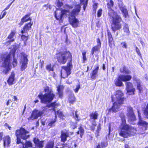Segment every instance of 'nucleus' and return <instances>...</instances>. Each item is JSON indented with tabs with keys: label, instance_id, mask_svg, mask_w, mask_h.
<instances>
[{
	"label": "nucleus",
	"instance_id": "f257e3e1",
	"mask_svg": "<svg viewBox=\"0 0 148 148\" xmlns=\"http://www.w3.org/2000/svg\"><path fill=\"white\" fill-rule=\"evenodd\" d=\"M58 51L55 54V58L60 65L65 64L67 61L66 65H63L61 67L60 75L61 78L65 79L68 77L71 73V69L73 67L72 56V53L69 51Z\"/></svg>",
	"mask_w": 148,
	"mask_h": 148
},
{
	"label": "nucleus",
	"instance_id": "f03ea898",
	"mask_svg": "<svg viewBox=\"0 0 148 148\" xmlns=\"http://www.w3.org/2000/svg\"><path fill=\"white\" fill-rule=\"evenodd\" d=\"M29 133V131L23 127L16 130L15 132V135L16 137V143L17 144H22L23 148H32V144L30 141H26L24 143L21 141V139L26 140L29 138L30 136Z\"/></svg>",
	"mask_w": 148,
	"mask_h": 148
},
{
	"label": "nucleus",
	"instance_id": "7ed1b4c3",
	"mask_svg": "<svg viewBox=\"0 0 148 148\" xmlns=\"http://www.w3.org/2000/svg\"><path fill=\"white\" fill-rule=\"evenodd\" d=\"M122 124H123L120 128L119 135L124 138H127L129 137L134 136L137 131L136 129L125 124L126 121L125 118L121 119Z\"/></svg>",
	"mask_w": 148,
	"mask_h": 148
},
{
	"label": "nucleus",
	"instance_id": "20e7f679",
	"mask_svg": "<svg viewBox=\"0 0 148 148\" xmlns=\"http://www.w3.org/2000/svg\"><path fill=\"white\" fill-rule=\"evenodd\" d=\"M124 95V93L121 90H117L115 91L114 95L116 100L112 106V110L113 112H116L119 111L121 107L124 104L126 100V98L123 97Z\"/></svg>",
	"mask_w": 148,
	"mask_h": 148
},
{
	"label": "nucleus",
	"instance_id": "39448f33",
	"mask_svg": "<svg viewBox=\"0 0 148 148\" xmlns=\"http://www.w3.org/2000/svg\"><path fill=\"white\" fill-rule=\"evenodd\" d=\"M44 91L46 93L43 95L40 92L38 96V97L40 100L41 102L44 103H50L55 96L52 89L49 86H46L44 88Z\"/></svg>",
	"mask_w": 148,
	"mask_h": 148
},
{
	"label": "nucleus",
	"instance_id": "423d86ee",
	"mask_svg": "<svg viewBox=\"0 0 148 148\" xmlns=\"http://www.w3.org/2000/svg\"><path fill=\"white\" fill-rule=\"evenodd\" d=\"M81 5L80 4L76 5L75 8L70 13L69 17L70 24L74 28H76L79 26V21L75 17V16L78 14L81 10Z\"/></svg>",
	"mask_w": 148,
	"mask_h": 148
},
{
	"label": "nucleus",
	"instance_id": "0eeeda50",
	"mask_svg": "<svg viewBox=\"0 0 148 148\" xmlns=\"http://www.w3.org/2000/svg\"><path fill=\"white\" fill-rule=\"evenodd\" d=\"M1 58L2 60L3 59L1 67L5 68L2 72L4 74L7 75L12 69L11 54L10 53L7 54L4 53L1 55Z\"/></svg>",
	"mask_w": 148,
	"mask_h": 148
},
{
	"label": "nucleus",
	"instance_id": "6e6552de",
	"mask_svg": "<svg viewBox=\"0 0 148 148\" xmlns=\"http://www.w3.org/2000/svg\"><path fill=\"white\" fill-rule=\"evenodd\" d=\"M112 29L114 32L121 28L122 25L121 22L122 21V18L116 12L112 10Z\"/></svg>",
	"mask_w": 148,
	"mask_h": 148
},
{
	"label": "nucleus",
	"instance_id": "1a4fd4ad",
	"mask_svg": "<svg viewBox=\"0 0 148 148\" xmlns=\"http://www.w3.org/2000/svg\"><path fill=\"white\" fill-rule=\"evenodd\" d=\"M16 34V32L15 30H11L6 38V40L7 39L9 40L5 42V44L7 45H10L12 42H14L15 40Z\"/></svg>",
	"mask_w": 148,
	"mask_h": 148
},
{
	"label": "nucleus",
	"instance_id": "9d476101",
	"mask_svg": "<svg viewBox=\"0 0 148 148\" xmlns=\"http://www.w3.org/2000/svg\"><path fill=\"white\" fill-rule=\"evenodd\" d=\"M21 57L23 59L21 61V71H24L27 67L28 64V59L27 58V55L24 52L21 53Z\"/></svg>",
	"mask_w": 148,
	"mask_h": 148
},
{
	"label": "nucleus",
	"instance_id": "9b49d317",
	"mask_svg": "<svg viewBox=\"0 0 148 148\" xmlns=\"http://www.w3.org/2000/svg\"><path fill=\"white\" fill-rule=\"evenodd\" d=\"M65 131H64L62 130L61 132L60 141L63 143H64L67 140V138L69 137V134L71 135H72L74 134L73 132H69L66 130Z\"/></svg>",
	"mask_w": 148,
	"mask_h": 148
},
{
	"label": "nucleus",
	"instance_id": "f8f14e48",
	"mask_svg": "<svg viewBox=\"0 0 148 148\" xmlns=\"http://www.w3.org/2000/svg\"><path fill=\"white\" fill-rule=\"evenodd\" d=\"M70 11L67 10L62 9L59 15H57L56 14V12H55V17L56 19L58 20L60 22H62L63 21V16L64 15L67 16V13H69Z\"/></svg>",
	"mask_w": 148,
	"mask_h": 148
},
{
	"label": "nucleus",
	"instance_id": "ddd939ff",
	"mask_svg": "<svg viewBox=\"0 0 148 148\" xmlns=\"http://www.w3.org/2000/svg\"><path fill=\"white\" fill-rule=\"evenodd\" d=\"M127 116L131 121H134L136 120V116L133 111L132 107L130 106L127 107Z\"/></svg>",
	"mask_w": 148,
	"mask_h": 148
},
{
	"label": "nucleus",
	"instance_id": "4468645a",
	"mask_svg": "<svg viewBox=\"0 0 148 148\" xmlns=\"http://www.w3.org/2000/svg\"><path fill=\"white\" fill-rule=\"evenodd\" d=\"M44 113L42 111H39L38 110H34L30 116L28 118L29 121L37 119L39 117L41 116Z\"/></svg>",
	"mask_w": 148,
	"mask_h": 148
},
{
	"label": "nucleus",
	"instance_id": "2eb2a0df",
	"mask_svg": "<svg viewBox=\"0 0 148 148\" xmlns=\"http://www.w3.org/2000/svg\"><path fill=\"white\" fill-rule=\"evenodd\" d=\"M33 25V22L30 21L29 23H25L21 31L22 34H27L28 31L31 29Z\"/></svg>",
	"mask_w": 148,
	"mask_h": 148
},
{
	"label": "nucleus",
	"instance_id": "dca6fc26",
	"mask_svg": "<svg viewBox=\"0 0 148 148\" xmlns=\"http://www.w3.org/2000/svg\"><path fill=\"white\" fill-rule=\"evenodd\" d=\"M33 141L36 148H42L44 147L45 140H40L38 138L35 137L33 138Z\"/></svg>",
	"mask_w": 148,
	"mask_h": 148
},
{
	"label": "nucleus",
	"instance_id": "f3484780",
	"mask_svg": "<svg viewBox=\"0 0 148 148\" xmlns=\"http://www.w3.org/2000/svg\"><path fill=\"white\" fill-rule=\"evenodd\" d=\"M31 14V13H29L23 17L21 19V21L18 23L19 27H21L25 22H26L29 21H30L31 22L32 20V18L30 17Z\"/></svg>",
	"mask_w": 148,
	"mask_h": 148
},
{
	"label": "nucleus",
	"instance_id": "a211bd4d",
	"mask_svg": "<svg viewBox=\"0 0 148 148\" xmlns=\"http://www.w3.org/2000/svg\"><path fill=\"white\" fill-rule=\"evenodd\" d=\"M99 68V66L98 65L91 71L90 73V78L92 80H95L97 77Z\"/></svg>",
	"mask_w": 148,
	"mask_h": 148
},
{
	"label": "nucleus",
	"instance_id": "6ab92c4d",
	"mask_svg": "<svg viewBox=\"0 0 148 148\" xmlns=\"http://www.w3.org/2000/svg\"><path fill=\"white\" fill-rule=\"evenodd\" d=\"M15 74L14 71H12L8 77L7 82L9 85H12L14 83Z\"/></svg>",
	"mask_w": 148,
	"mask_h": 148
},
{
	"label": "nucleus",
	"instance_id": "aec40b11",
	"mask_svg": "<svg viewBox=\"0 0 148 148\" xmlns=\"http://www.w3.org/2000/svg\"><path fill=\"white\" fill-rule=\"evenodd\" d=\"M11 138L8 135L5 136L3 140V144L4 147H8L11 143Z\"/></svg>",
	"mask_w": 148,
	"mask_h": 148
},
{
	"label": "nucleus",
	"instance_id": "412c9836",
	"mask_svg": "<svg viewBox=\"0 0 148 148\" xmlns=\"http://www.w3.org/2000/svg\"><path fill=\"white\" fill-rule=\"evenodd\" d=\"M119 77L121 79L122 81L127 82L130 81L132 79V76L130 75L127 74L119 75Z\"/></svg>",
	"mask_w": 148,
	"mask_h": 148
},
{
	"label": "nucleus",
	"instance_id": "4be33fe9",
	"mask_svg": "<svg viewBox=\"0 0 148 148\" xmlns=\"http://www.w3.org/2000/svg\"><path fill=\"white\" fill-rule=\"evenodd\" d=\"M138 125L142 126L145 130H147L148 127V123L146 121L140 120L138 122Z\"/></svg>",
	"mask_w": 148,
	"mask_h": 148
},
{
	"label": "nucleus",
	"instance_id": "5701e85b",
	"mask_svg": "<svg viewBox=\"0 0 148 148\" xmlns=\"http://www.w3.org/2000/svg\"><path fill=\"white\" fill-rule=\"evenodd\" d=\"M68 100L69 102L71 104H73L76 102V98L73 94L71 93L69 95Z\"/></svg>",
	"mask_w": 148,
	"mask_h": 148
},
{
	"label": "nucleus",
	"instance_id": "b1692460",
	"mask_svg": "<svg viewBox=\"0 0 148 148\" xmlns=\"http://www.w3.org/2000/svg\"><path fill=\"white\" fill-rule=\"evenodd\" d=\"M120 71L121 73L126 74H129L131 73L128 67L125 65H123L122 67L120 68Z\"/></svg>",
	"mask_w": 148,
	"mask_h": 148
},
{
	"label": "nucleus",
	"instance_id": "393cba45",
	"mask_svg": "<svg viewBox=\"0 0 148 148\" xmlns=\"http://www.w3.org/2000/svg\"><path fill=\"white\" fill-rule=\"evenodd\" d=\"M11 51H12V55L14 58L12 62V64L13 67H15L17 66L18 64L17 60L16 58H14L15 56L16 49H12L11 50Z\"/></svg>",
	"mask_w": 148,
	"mask_h": 148
},
{
	"label": "nucleus",
	"instance_id": "a878e982",
	"mask_svg": "<svg viewBox=\"0 0 148 148\" xmlns=\"http://www.w3.org/2000/svg\"><path fill=\"white\" fill-rule=\"evenodd\" d=\"M63 89L64 86L62 85H59L57 87V91L58 96L60 98H62L63 96Z\"/></svg>",
	"mask_w": 148,
	"mask_h": 148
},
{
	"label": "nucleus",
	"instance_id": "bb28decb",
	"mask_svg": "<svg viewBox=\"0 0 148 148\" xmlns=\"http://www.w3.org/2000/svg\"><path fill=\"white\" fill-rule=\"evenodd\" d=\"M136 88L138 90V92L140 93L143 91V88L142 83L140 79H138L136 80Z\"/></svg>",
	"mask_w": 148,
	"mask_h": 148
},
{
	"label": "nucleus",
	"instance_id": "cd10ccee",
	"mask_svg": "<svg viewBox=\"0 0 148 148\" xmlns=\"http://www.w3.org/2000/svg\"><path fill=\"white\" fill-rule=\"evenodd\" d=\"M98 116L99 114L97 111L91 113L89 115L90 119L93 120V121H95V120L98 119Z\"/></svg>",
	"mask_w": 148,
	"mask_h": 148
},
{
	"label": "nucleus",
	"instance_id": "c85d7f7f",
	"mask_svg": "<svg viewBox=\"0 0 148 148\" xmlns=\"http://www.w3.org/2000/svg\"><path fill=\"white\" fill-rule=\"evenodd\" d=\"M78 129L79 130L76 132V134H80V138H82L84 134V130L82 125H80Z\"/></svg>",
	"mask_w": 148,
	"mask_h": 148
},
{
	"label": "nucleus",
	"instance_id": "c756f323",
	"mask_svg": "<svg viewBox=\"0 0 148 148\" xmlns=\"http://www.w3.org/2000/svg\"><path fill=\"white\" fill-rule=\"evenodd\" d=\"M120 9L124 17L126 18L128 16V12L127 10L124 7H121Z\"/></svg>",
	"mask_w": 148,
	"mask_h": 148
},
{
	"label": "nucleus",
	"instance_id": "7c9ffc66",
	"mask_svg": "<svg viewBox=\"0 0 148 148\" xmlns=\"http://www.w3.org/2000/svg\"><path fill=\"white\" fill-rule=\"evenodd\" d=\"M57 116L55 115V118L54 119L51 120L48 123V126L50 127H52L55 126V123L57 121Z\"/></svg>",
	"mask_w": 148,
	"mask_h": 148
},
{
	"label": "nucleus",
	"instance_id": "2f4dec72",
	"mask_svg": "<svg viewBox=\"0 0 148 148\" xmlns=\"http://www.w3.org/2000/svg\"><path fill=\"white\" fill-rule=\"evenodd\" d=\"M114 83L116 86H123L122 81L119 77V76L115 79Z\"/></svg>",
	"mask_w": 148,
	"mask_h": 148
},
{
	"label": "nucleus",
	"instance_id": "473e14b6",
	"mask_svg": "<svg viewBox=\"0 0 148 148\" xmlns=\"http://www.w3.org/2000/svg\"><path fill=\"white\" fill-rule=\"evenodd\" d=\"M107 145V144L104 142L99 143L95 148H104Z\"/></svg>",
	"mask_w": 148,
	"mask_h": 148
},
{
	"label": "nucleus",
	"instance_id": "72a5a7b5",
	"mask_svg": "<svg viewBox=\"0 0 148 148\" xmlns=\"http://www.w3.org/2000/svg\"><path fill=\"white\" fill-rule=\"evenodd\" d=\"M100 48L96 46H95L93 47L91 50V55L92 56L94 54L95 52H96L97 51H99Z\"/></svg>",
	"mask_w": 148,
	"mask_h": 148
},
{
	"label": "nucleus",
	"instance_id": "f704fd0d",
	"mask_svg": "<svg viewBox=\"0 0 148 148\" xmlns=\"http://www.w3.org/2000/svg\"><path fill=\"white\" fill-rule=\"evenodd\" d=\"M97 124L96 121H92L91 123V125L90 126L89 128L90 130L92 132H94L95 129Z\"/></svg>",
	"mask_w": 148,
	"mask_h": 148
},
{
	"label": "nucleus",
	"instance_id": "c9c22d12",
	"mask_svg": "<svg viewBox=\"0 0 148 148\" xmlns=\"http://www.w3.org/2000/svg\"><path fill=\"white\" fill-rule=\"evenodd\" d=\"M101 129V125L100 123H99L97 127V129L95 133V135L96 137L97 138L99 136V132Z\"/></svg>",
	"mask_w": 148,
	"mask_h": 148
},
{
	"label": "nucleus",
	"instance_id": "e433bc0d",
	"mask_svg": "<svg viewBox=\"0 0 148 148\" xmlns=\"http://www.w3.org/2000/svg\"><path fill=\"white\" fill-rule=\"evenodd\" d=\"M54 142L53 141L50 140L45 146V148H53L54 147Z\"/></svg>",
	"mask_w": 148,
	"mask_h": 148
},
{
	"label": "nucleus",
	"instance_id": "4c0bfd02",
	"mask_svg": "<svg viewBox=\"0 0 148 148\" xmlns=\"http://www.w3.org/2000/svg\"><path fill=\"white\" fill-rule=\"evenodd\" d=\"M127 93L129 95H133L135 94V89L134 88L126 89Z\"/></svg>",
	"mask_w": 148,
	"mask_h": 148
},
{
	"label": "nucleus",
	"instance_id": "58836bf2",
	"mask_svg": "<svg viewBox=\"0 0 148 148\" xmlns=\"http://www.w3.org/2000/svg\"><path fill=\"white\" fill-rule=\"evenodd\" d=\"M51 107L53 108L52 110L54 111H55V108L57 106L60 105V104L59 103H57L56 101H54L51 103Z\"/></svg>",
	"mask_w": 148,
	"mask_h": 148
},
{
	"label": "nucleus",
	"instance_id": "ea45409f",
	"mask_svg": "<svg viewBox=\"0 0 148 148\" xmlns=\"http://www.w3.org/2000/svg\"><path fill=\"white\" fill-rule=\"evenodd\" d=\"M86 51L84 50L82 52V62L83 63L85 62L87 60V58L86 56Z\"/></svg>",
	"mask_w": 148,
	"mask_h": 148
},
{
	"label": "nucleus",
	"instance_id": "a19ab883",
	"mask_svg": "<svg viewBox=\"0 0 148 148\" xmlns=\"http://www.w3.org/2000/svg\"><path fill=\"white\" fill-rule=\"evenodd\" d=\"M88 0H80V3L83 5V9L85 10L87 5Z\"/></svg>",
	"mask_w": 148,
	"mask_h": 148
},
{
	"label": "nucleus",
	"instance_id": "79ce46f5",
	"mask_svg": "<svg viewBox=\"0 0 148 148\" xmlns=\"http://www.w3.org/2000/svg\"><path fill=\"white\" fill-rule=\"evenodd\" d=\"M23 34H22V35L21 36V39L22 40L24 41L25 42H27L29 37V35L26 36Z\"/></svg>",
	"mask_w": 148,
	"mask_h": 148
},
{
	"label": "nucleus",
	"instance_id": "37998d69",
	"mask_svg": "<svg viewBox=\"0 0 148 148\" xmlns=\"http://www.w3.org/2000/svg\"><path fill=\"white\" fill-rule=\"evenodd\" d=\"M126 90L133 88V86L132 83L130 82H126L125 83Z\"/></svg>",
	"mask_w": 148,
	"mask_h": 148
},
{
	"label": "nucleus",
	"instance_id": "c03bdc74",
	"mask_svg": "<svg viewBox=\"0 0 148 148\" xmlns=\"http://www.w3.org/2000/svg\"><path fill=\"white\" fill-rule=\"evenodd\" d=\"M77 111H76L75 112V115H74V114L73 113V118L75 120V121L76 122H79L80 120V119L79 118V116L78 114H77Z\"/></svg>",
	"mask_w": 148,
	"mask_h": 148
},
{
	"label": "nucleus",
	"instance_id": "a18cd8bd",
	"mask_svg": "<svg viewBox=\"0 0 148 148\" xmlns=\"http://www.w3.org/2000/svg\"><path fill=\"white\" fill-rule=\"evenodd\" d=\"M46 69L49 71H54V69L53 67L52 66L51 64H47L46 66Z\"/></svg>",
	"mask_w": 148,
	"mask_h": 148
},
{
	"label": "nucleus",
	"instance_id": "49530a36",
	"mask_svg": "<svg viewBox=\"0 0 148 148\" xmlns=\"http://www.w3.org/2000/svg\"><path fill=\"white\" fill-rule=\"evenodd\" d=\"M55 115H56V113L58 115L59 118L60 119L62 118L64 116L62 112L60 110H57L56 112H55Z\"/></svg>",
	"mask_w": 148,
	"mask_h": 148
},
{
	"label": "nucleus",
	"instance_id": "de8ad7c7",
	"mask_svg": "<svg viewBox=\"0 0 148 148\" xmlns=\"http://www.w3.org/2000/svg\"><path fill=\"white\" fill-rule=\"evenodd\" d=\"M124 32L127 34L128 35L130 33L129 28L127 25H125L123 28Z\"/></svg>",
	"mask_w": 148,
	"mask_h": 148
},
{
	"label": "nucleus",
	"instance_id": "09e8293b",
	"mask_svg": "<svg viewBox=\"0 0 148 148\" xmlns=\"http://www.w3.org/2000/svg\"><path fill=\"white\" fill-rule=\"evenodd\" d=\"M77 122L76 121L75 122L71 123L70 125V126L72 129L74 130L77 128Z\"/></svg>",
	"mask_w": 148,
	"mask_h": 148
},
{
	"label": "nucleus",
	"instance_id": "8fccbe9b",
	"mask_svg": "<svg viewBox=\"0 0 148 148\" xmlns=\"http://www.w3.org/2000/svg\"><path fill=\"white\" fill-rule=\"evenodd\" d=\"M135 50L136 51V53H137L138 55L140 58H142V54L140 53V51L137 47H136Z\"/></svg>",
	"mask_w": 148,
	"mask_h": 148
},
{
	"label": "nucleus",
	"instance_id": "3c124183",
	"mask_svg": "<svg viewBox=\"0 0 148 148\" xmlns=\"http://www.w3.org/2000/svg\"><path fill=\"white\" fill-rule=\"evenodd\" d=\"M98 7V3H94L92 5L93 10L95 13L96 12V10Z\"/></svg>",
	"mask_w": 148,
	"mask_h": 148
},
{
	"label": "nucleus",
	"instance_id": "603ef678",
	"mask_svg": "<svg viewBox=\"0 0 148 148\" xmlns=\"http://www.w3.org/2000/svg\"><path fill=\"white\" fill-rule=\"evenodd\" d=\"M103 10L102 9H99L97 12V17H101L102 14Z\"/></svg>",
	"mask_w": 148,
	"mask_h": 148
},
{
	"label": "nucleus",
	"instance_id": "864d4df0",
	"mask_svg": "<svg viewBox=\"0 0 148 148\" xmlns=\"http://www.w3.org/2000/svg\"><path fill=\"white\" fill-rule=\"evenodd\" d=\"M96 41L97 44L96 46L101 48V43L100 38H97Z\"/></svg>",
	"mask_w": 148,
	"mask_h": 148
},
{
	"label": "nucleus",
	"instance_id": "5fc2aeb1",
	"mask_svg": "<svg viewBox=\"0 0 148 148\" xmlns=\"http://www.w3.org/2000/svg\"><path fill=\"white\" fill-rule=\"evenodd\" d=\"M4 11H3V12L1 13V14L0 16V19H1L3 18L6 14V12Z\"/></svg>",
	"mask_w": 148,
	"mask_h": 148
},
{
	"label": "nucleus",
	"instance_id": "6e6d98bb",
	"mask_svg": "<svg viewBox=\"0 0 148 148\" xmlns=\"http://www.w3.org/2000/svg\"><path fill=\"white\" fill-rule=\"evenodd\" d=\"M80 87V84L79 83L76 86L74 90V91L75 92H77L78 91Z\"/></svg>",
	"mask_w": 148,
	"mask_h": 148
},
{
	"label": "nucleus",
	"instance_id": "4d7b16f0",
	"mask_svg": "<svg viewBox=\"0 0 148 148\" xmlns=\"http://www.w3.org/2000/svg\"><path fill=\"white\" fill-rule=\"evenodd\" d=\"M121 44L122 45V47L124 48L127 49V44L125 42H122L121 43Z\"/></svg>",
	"mask_w": 148,
	"mask_h": 148
},
{
	"label": "nucleus",
	"instance_id": "13d9d810",
	"mask_svg": "<svg viewBox=\"0 0 148 148\" xmlns=\"http://www.w3.org/2000/svg\"><path fill=\"white\" fill-rule=\"evenodd\" d=\"M65 8L69 9L71 10L73 9V6L72 5H69L66 4L65 5Z\"/></svg>",
	"mask_w": 148,
	"mask_h": 148
},
{
	"label": "nucleus",
	"instance_id": "bf43d9fd",
	"mask_svg": "<svg viewBox=\"0 0 148 148\" xmlns=\"http://www.w3.org/2000/svg\"><path fill=\"white\" fill-rule=\"evenodd\" d=\"M15 0H13V1L10 3V4H9L6 7V8H5L4 9V10L3 11H5V10H8V9L10 6H11V4H12V3Z\"/></svg>",
	"mask_w": 148,
	"mask_h": 148
},
{
	"label": "nucleus",
	"instance_id": "052dcab7",
	"mask_svg": "<svg viewBox=\"0 0 148 148\" xmlns=\"http://www.w3.org/2000/svg\"><path fill=\"white\" fill-rule=\"evenodd\" d=\"M63 3L62 2L58 1L57 3V6L58 8H60L63 5Z\"/></svg>",
	"mask_w": 148,
	"mask_h": 148
},
{
	"label": "nucleus",
	"instance_id": "680f3d73",
	"mask_svg": "<svg viewBox=\"0 0 148 148\" xmlns=\"http://www.w3.org/2000/svg\"><path fill=\"white\" fill-rule=\"evenodd\" d=\"M119 116L121 118V119L125 118V116L124 113H121L119 114Z\"/></svg>",
	"mask_w": 148,
	"mask_h": 148
},
{
	"label": "nucleus",
	"instance_id": "e2e57ef3",
	"mask_svg": "<svg viewBox=\"0 0 148 148\" xmlns=\"http://www.w3.org/2000/svg\"><path fill=\"white\" fill-rule=\"evenodd\" d=\"M108 39L109 41V45L110 43V32H108Z\"/></svg>",
	"mask_w": 148,
	"mask_h": 148
},
{
	"label": "nucleus",
	"instance_id": "0e129e2a",
	"mask_svg": "<svg viewBox=\"0 0 148 148\" xmlns=\"http://www.w3.org/2000/svg\"><path fill=\"white\" fill-rule=\"evenodd\" d=\"M68 147V145L67 143L63 144L62 145V146L60 148H65Z\"/></svg>",
	"mask_w": 148,
	"mask_h": 148
},
{
	"label": "nucleus",
	"instance_id": "69168bd1",
	"mask_svg": "<svg viewBox=\"0 0 148 148\" xmlns=\"http://www.w3.org/2000/svg\"><path fill=\"white\" fill-rule=\"evenodd\" d=\"M111 0H110V3H108L107 4L108 8V9H110L111 7Z\"/></svg>",
	"mask_w": 148,
	"mask_h": 148
},
{
	"label": "nucleus",
	"instance_id": "338daca9",
	"mask_svg": "<svg viewBox=\"0 0 148 148\" xmlns=\"http://www.w3.org/2000/svg\"><path fill=\"white\" fill-rule=\"evenodd\" d=\"M11 101V100L10 99H8L6 103V105L7 106H8L9 105Z\"/></svg>",
	"mask_w": 148,
	"mask_h": 148
},
{
	"label": "nucleus",
	"instance_id": "774afa93",
	"mask_svg": "<svg viewBox=\"0 0 148 148\" xmlns=\"http://www.w3.org/2000/svg\"><path fill=\"white\" fill-rule=\"evenodd\" d=\"M124 148H130L128 144H125L124 145Z\"/></svg>",
	"mask_w": 148,
	"mask_h": 148
}]
</instances>
